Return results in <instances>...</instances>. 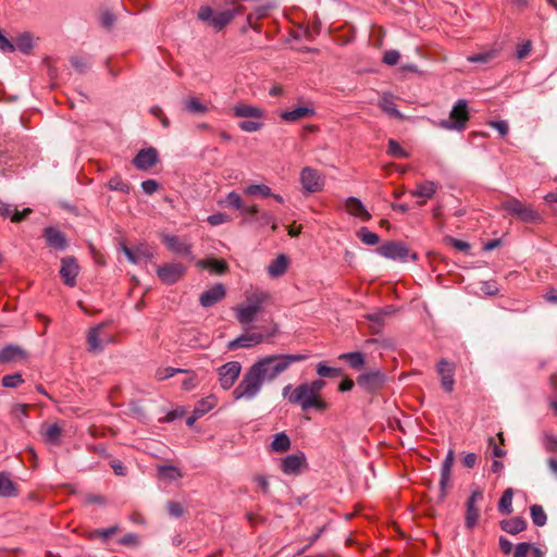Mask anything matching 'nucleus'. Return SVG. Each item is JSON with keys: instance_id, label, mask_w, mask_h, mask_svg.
<instances>
[{"instance_id": "obj_1", "label": "nucleus", "mask_w": 557, "mask_h": 557, "mask_svg": "<svg viewBox=\"0 0 557 557\" xmlns=\"http://www.w3.org/2000/svg\"><path fill=\"white\" fill-rule=\"evenodd\" d=\"M282 395L287 399L288 404L299 406L302 411L313 409L318 412H324L329 409V403L323 396H318L308 385V382L300 383L296 387L287 384L283 388Z\"/></svg>"}, {"instance_id": "obj_2", "label": "nucleus", "mask_w": 557, "mask_h": 557, "mask_svg": "<svg viewBox=\"0 0 557 557\" xmlns=\"http://www.w3.org/2000/svg\"><path fill=\"white\" fill-rule=\"evenodd\" d=\"M307 359L302 354L271 355L267 356L252 364L253 369L259 373L262 381H273L290 364Z\"/></svg>"}, {"instance_id": "obj_3", "label": "nucleus", "mask_w": 557, "mask_h": 557, "mask_svg": "<svg viewBox=\"0 0 557 557\" xmlns=\"http://www.w3.org/2000/svg\"><path fill=\"white\" fill-rule=\"evenodd\" d=\"M499 210L506 211L524 223L540 224L543 222L542 214L532 206L527 205L515 197H507L499 203Z\"/></svg>"}, {"instance_id": "obj_4", "label": "nucleus", "mask_w": 557, "mask_h": 557, "mask_svg": "<svg viewBox=\"0 0 557 557\" xmlns=\"http://www.w3.org/2000/svg\"><path fill=\"white\" fill-rule=\"evenodd\" d=\"M263 385V381L260 377L259 373L251 366L246 373L244 374L242 381L233 391V397L235 400L247 399L250 400L255 398L261 387Z\"/></svg>"}, {"instance_id": "obj_5", "label": "nucleus", "mask_w": 557, "mask_h": 557, "mask_svg": "<svg viewBox=\"0 0 557 557\" xmlns=\"http://www.w3.org/2000/svg\"><path fill=\"white\" fill-rule=\"evenodd\" d=\"M470 120V112L468 102L465 99H459L453 107L449 117L441 120L438 126L447 131H463Z\"/></svg>"}, {"instance_id": "obj_6", "label": "nucleus", "mask_w": 557, "mask_h": 557, "mask_svg": "<svg viewBox=\"0 0 557 557\" xmlns=\"http://www.w3.org/2000/svg\"><path fill=\"white\" fill-rule=\"evenodd\" d=\"M233 13L228 7L225 9L214 12L209 5H201L198 10V18L202 22L208 23L213 27L215 32H220L225 28L234 18Z\"/></svg>"}, {"instance_id": "obj_7", "label": "nucleus", "mask_w": 557, "mask_h": 557, "mask_svg": "<svg viewBox=\"0 0 557 557\" xmlns=\"http://www.w3.org/2000/svg\"><path fill=\"white\" fill-rule=\"evenodd\" d=\"M268 295H252L247 298L246 305H239L235 309V317L237 321L243 325L251 324L257 313L260 311L263 301L267 299Z\"/></svg>"}, {"instance_id": "obj_8", "label": "nucleus", "mask_w": 557, "mask_h": 557, "mask_svg": "<svg viewBox=\"0 0 557 557\" xmlns=\"http://www.w3.org/2000/svg\"><path fill=\"white\" fill-rule=\"evenodd\" d=\"M385 382L386 375L379 369L367 371L357 377L358 386L369 393L380 391Z\"/></svg>"}, {"instance_id": "obj_9", "label": "nucleus", "mask_w": 557, "mask_h": 557, "mask_svg": "<svg viewBox=\"0 0 557 557\" xmlns=\"http://www.w3.org/2000/svg\"><path fill=\"white\" fill-rule=\"evenodd\" d=\"M242 371V364L238 361H228L218 368L220 386L227 391L237 381Z\"/></svg>"}, {"instance_id": "obj_10", "label": "nucleus", "mask_w": 557, "mask_h": 557, "mask_svg": "<svg viewBox=\"0 0 557 557\" xmlns=\"http://www.w3.org/2000/svg\"><path fill=\"white\" fill-rule=\"evenodd\" d=\"M186 268L178 262L164 263L157 268V275L163 284L173 285L185 274Z\"/></svg>"}, {"instance_id": "obj_11", "label": "nucleus", "mask_w": 557, "mask_h": 557, "mask_svg": "<svg viewBox=\"0 0 557 557\" xmlns=\"http://www.w3.org/2000/svg\"><path fill=\"white\" fill-rule=\"evenodd\" d=\"M300 183L308 194L321 191L324 186V178L318 170L306 166L300 172Z\"/></svg>"}, {"instance_id": "obj_12", "label": "nucleus", "mask_w": 557, "mask_h": 557, "mask_svg": "<svg viewBox=\"0 0 557 557\" xmlns=\"http://www.w3.org/2000/svg\"><path fill=\"white\" fill-rule=\"evenodd\" d=\"M377 252L387 259L405 261L409 255L407 246L401 242H386L377 248Z\"/></svg>"}, {"instance_id": "obj_13", "label": "nucleus", "mask_w": 557, "mask_h": 557, "mask_svg": "<svg viewBox=\"0 0 557 557\" xmlns=\"http://www.w3.org/2000/svg\"><path fill=\"white\" fill-rule=\"evenodd\" d=\"M264 335L260 332H252L250 330H246L245 333L236 337L235 339L228 342L227 348L230 350H236L239 348H251L264 341Z\"/></svg>"}, {"instance_id": "obj_14", "label": "nucleus", "mask_w": 557, "mask_h": 557, "mask_svg": "<svg viewBox=\"0 0 557 557\" xmlns=\"http://www.w3.org/2000/svg\"><path fill=\"white\" fill-rule=\"evenodd\" d=\"M79 267L74 257H64L61 259L60 276L66 286L74 287L76 285Z\"/></svg>"}, {"instance_id": "obj_15", "label": "nucleus", "mask_w": 557, "mask_h": 557, "mask_svg": "<svg viewBox=\"0 0 557 557\" xmlns=\"http://www.w3.org/2000/svg\"><path fill=\"white\" fill-rule=\"evenodd\" d=\"M159 161V154L156 148L149 147L141 149L133 159V164L140 171H148Z\"/></svg>"}, {"instance_id": "obj_16", "label": "nucleus", "mask_w": 557, "mask_h": 557, "mask_svg": "<svg viewBox=\"0 0 557 557\" xmlns=\"http://www.w3.org/2000/svg\"><path fill=\"white\" fill-rule=\"evenodd\" d=\"M436 370L441 377L443 388L445 392L451 393L455 386V364L446 359H441L436 364Z\"/></svg>"}, {"instance_id": "obj_17", "label": "nucleus", "mask_w": 557, "mask_h": 557, "mask_svg": "<svg viewBox=\"0 0 557 557\" xmlns=\"http://www.w3.org/2000/svg\"><path fill=\"white\" fill-rule=\"evenodd\" d=\"M483 499V493L480 490H475L471 493L470 497L467 500L466 504V518H465V524L466 528L469 530H472L479 520V509L475 506L479 500Z\"/></svg>"}, {"instance_id": "obj_18", "label": "nucleus", "mask_w": 557, "mask_h": 557, "mask_svg": "<svg viewBox=\"0 0 557 557\" xmlns=\"http://www.w3.org/2000/svg\"><path fill=\"white\" fill-rule=\"evenodd\" d=\"M161 240L172 252L194 259L191 255V245L182 240L178 236L162 234Z\"/></svg>"}, {"instance_id": "obj_19", "label": "nucleus", "mask_w": 557, "mask_h": 557, "mask_svg": "<svg viewBox=\"0 0 557 557\" xmlns=\"http://www.w3.org/2000/svg\"><path fill=\"white\" fill-rule=\"evenodd\" d=\"M44 237L47 245L57 251H64L69 246L66 236L57 227H46L44 230Z\"/></svg>"}, {"instance_id": "obj_20", "label": "nucleus", "mask_w": 557, "mask_h": 557, "mask_svg": "<svg viewBox=\"0 0 557 557\" xmlns=\"http://www.w3.org/2000/svg\"><path fill=\"white\" fill-rule=\"evenodd\" d=\"M306 466V456L304 453L288 455L282 459L281 470L285 474L297 475Z\"/></svg>"}, {"instance_id": "obj_21", "label": "nucleus", "mask_w": 557, "mask_h": 557, "mask_svg": "<svg viewBox=\"0 0 557 557\" xmlns=\"http://www.w3.org/2000/svg\"><path fill=\"white\" fill-rule=\"evenodd\" d=\"M454 461H455V453L453 449H449L443 463H442V467H441V480H440V490H441L440 497L441 498H445V496H446V490L449 486Z\"/></svg>"}, {"instance_id": "obj_22", "label": "nucleus", "mask_w": 557, "mask_h": 557, "mask_svg": "<svg viewBox=\"0 0 557 557\" xmlns=\"http://www.w3.org/2000/svg\"><path fill=\"white\" fill-rule=\"evenodd\" d=\"M226 295V290L223 284L219 283L211 288L205 290L199 298V302L202 307L209 308L222 300Z\"/></svg>"}, {"instance_id": "obj_23", "label": "nucleus", "mask_w": 557, "mask_h": 557, "mask_svg": "<svg viewBox=\"0 0 557 557\" xmlns=\"http://www.w3.org/2000/svg\"><path fill=\"white\" fill-rule=\"evenodd\" d=\"M346 210L349 214L361 219L362 221H369L371 214L368 212L360 199L356 197H348L346 199Z\"/></svg>"}, {"instance_id": "obj_24", "label": "nucleus", "mask_w": 557, "mask_h": 557, "mask_svg": "<svg viewBox=\"0 0 557 557\" xmlns=\"http://www.w3.org/2000/svg\"><path fill=\"white\" fill-rule=\"evenodd\" d=\"M104 326V323L97 324L96 326L91 327L87 333V345H88V351L90 352H99L103 350L104 346L100 339V333L102 327Z\"/></svg>"}, {"instance_id": "obj_25", "label": "nucleus", "mask_w": 557, "mask_h": 557, "mask_svg": "<svg viewBox=\"0 0 557 557\" xmlns=\"http://www.w3.org/2000/svg\"><path fill=\"white\" fill-rule=\"evenodd\" d=\"M233 112L237 117H252L255 120H262L264 116L263 110L258 107H252L245 103L234 106Z\"/></svg>"}, {"instance_id": "obj_26", "label": "nucleus", "mask_w": 557, "mask_h": 557, "mask_svg": "<svg viewBox=\"0 0 557 557\" xmlns=\"http://www.w3.org/2000/svg\"><path fill=\"white\" fill-rule=\"evenodd\" d=\"M527 528V522L522 517H513L500 521V529L511 535H516Z\"/></svg>"}, {"instance_id": "obj_27", "label": "nucleus", "mask_w": 557, "mask_h": 557, "mask_svg": "<svg viewBox=\"0 0 557 557\" xmlns=\"http://www.w3.org/2000/svg\"><path fill=\"white\" fill-rule=\"evenodd\" d=\"M26 354L21 347L15 345H7L0 349V363L12 362L18 358H24Z\"/></svg>"}, {"instance_id": "obj_28", "label": "nucleus", "mask_w": 557, "mask_h": 557, "mask_svg": "<svg viewBox=\"0 0 557 557\" xmlns=\"http://www.w3.org/2000/svg\"><path fill=\"white\" fill-rule=\"evenodd\" d=\"M17 495V486L8 472H0V497H12Z\"/></svg>"}, {"instance_id": "obj_29", "label": "nucleus", "mask_w": 557, "mask_h": 557, "mask_svg": "<svg viewBox=\"0 0 557 557\" xmlns=\"http://www.w3.org/2000/svg\"><path fill=\"white\" fill-rule=\"evenodd\" d=\"M314 110L307 107H299L290 111H284L280 114L281 119L286 122H296L298 120L312 116Z\"/></svg>"}, {"instance_id": "obj_30", "label": "nucleus", "mask_w": 557, "mask_h": 557, "mask_svg": "<svg viewBox=\"0 0 557 557\" xmlns=\"http://www.w3.org/2000/svg\"><path fill=\"white\" fill-rule=\"evenodd\" d=\"M183 108L186 112L196 115L206 114L209 111L207 104L200 101L197 97H189L184 100Z\"/></svg>"}, {"instance_id": "obj_31", "label": "nucleus", "mask_w": 557, "mask_h": 557, "mask_svg": "<svg viewBox=\"0 0 557 557\" xmlns=\"http://www.w3.org/2000/svg\"><path fill=\"white\" fill-rule=\"evenodd\" d=\"M437 190V185L432 181H425L417 185V188L411 191L413 197L430 199Z\"/></svg>"}, {"instance_id": "obj_32", "label": "nucleus", "mask_w": 557, "mask_h": 557, "mask_svg": "<svg viewBox=\"0 0 557 557\" xmlns=\"http://www.w3.org/2000/svg\"><path fill=\"white\" fill-rule=\"evenodd\" d=\"M41 435L44 440L51 445H59L61 441L62 430L58 424H49L42 426Z\"/></svg>"}, {"instance_id": "obj_33", "label": "nucleus", "mask_w": 557, "mask_h": 557, "mask_svg": "<svg viewBox=\"0 0 557 557\" xmlns=\"http://www.w3.org/2000/svg\"><path fill=\"white\" fill-rule=\"evenodd\" d=\"M380 108L389 116L404 120V114L397 109L391 95H384L380 101Z\"/></svg>"}, {"instance_id": "obj_34", "label": "nucleus", "mask_w": 557, "mask_h": 557, "mask_svg": "<svg viewBox=\"0 0 557 557\" xmlns=\"http://www.w3.org/2000/svg\"><path fill=\"white\" fill-rule=\"evenodd\" d=\"M287 265H288L287 257L284 255H280L268 267V273L273 277H278L285 273Z\"/></svg>"}, {"instance_id": "obj_35", "label": "nucleus", "mask_w": 557, "mask_h": 557, "mask_svg": "<svg viewBox=\"0 0 557 557\" xmlns=\"http://www.w3.org/2000/svg\"><path fill=\"white\" fill-rule=\"evenodd\" d=\"M198 265L203 269H208L211 272H214L216 274H224L228 269L226 261L222 260V259L221 260H218V259L200 260L198 262Z\"/></svg>"}, {"instance_id": "obj_36", "label": "nucleus", "mask_w": 557, "mask_h": 557, "mask_svg": "<svg viewBox=\"0 0 557 557\" xmlns=\"http://www.w3.org/2000/svg\"><path fill=\"white\" fill-rule=\"evenodd\" d=\"M338 359L346 361L355 370L361 369L366 363L364 356L360 351L342 354L338 356Z\"/></svg>"}, {"instance_id": "obj_37", "label": "nucleus", "mask_w": 557, "mask_h": 557, "mask_svg": "<svg viewBox=\"0 0 557 557\" xmlns=\"http://www.w3.org/2000/svg\"><path fill=\"white\" fill-rule=\"evenodd\" d=\"M290 448V440L286 433L281 432L275 434L271 443V449L275 453H285Z\"/></svg>"}, {"instance_id": "obj_38", "label": "nucleus", "mask_w": 557, "mask_h": 557, "mask_svg": "<svg viewBox=\"0 0 557 557\" xmlns=\"http://www.w3.org/2000/svg\"><path fill=\"white\" fill-rule=\"evenodd\" d=\"M512 498L513 490L508 487L504 491L498 503V510L502 515H510L512 512Z\"/></svg>"}, {"instance_id": "obj_39", "label": "nucleus", "mask_w": 557, "mask_h": 557, "mask_svg": "<svg viewBox=\"0 0 557 557\" xmlns=\"http://www.w3.org/2000/svg\"><path fill=\"white\" fill-rule=\"evenodd\" d=\"M216 405V398L214 396H208L206 398L200 399L195 405L194 411L198 416L202 417L207 412H209Z\"/></svg>"}, {"instance_id": "obj_40", "label": "nucleus", "mask_w": 557, "mask_h": 557, "mask_svg": "<svg viewBox=\"0 0 557 557\" xmlns=\"http://www.w3.org/2000/svg\"><path fill=\"white\" fill-rule=\"evenodd\" d=\"M531 519L534 525L543 527L546 524L547 516L541 505L534 504L530 507Z\"/></svg>"}, {"instance_id": "obj_41", "label": "nucleus", "mask_w": 557, "mask_h": 557, "mask_svg": "<svg viewBox=\"0 0 557 557\" xmlns=\"http://www.w3.org/2000/svg\"><path fill=\"white\" fill-rule=\"evenodd\" d=\"M357 237L368 246H374L380 242V237L376 233L370 232L367 227H361L357 232Z\"/></svg>"}, {"instance_id": "obj_42", "label": "nucleus", "mask_w": 557, "mask_h": 557, "mask_svg": "<svg viewBox=\"0 0 557 557\" xmlns=\"http://www.w3.org/2000/svg\"><path fill=\"white\" fill-rule=\"evenodd\" d=\"M117 531H120V527L117 524L112 525L107 529H97L90 532L87 537L89 540H94L96 537L101 539L102 541H107L111 535L115 534Z\"/></svg>"}, {"instance_id": "obj_43", "label": "nucleus", "mask_w": 557, "mask_h": 557, "mask_svg": "<svg viewBox=\"0 0 557 557\" xmlns=\"http://www.w3.org/2000/svg\"><path fill=\"white\" fill-rule=\"evenodd\" d=\"M15 49H18L20 51L24 53H29L33 49V37L29 33H24L20 35L16 39Z\"/></svg>"}, {"instance_id": "obj_44", "label": "nucleus", "mask_w": 557, "mask_h": 557, "mask_svg": "<svg viewBox=\"0 0 557 557\" xmlns=\"http://www.w3.org/2000/svg\"><path fill=\"white\" fill-rule=\"evenodd\" d=\"M245 194L249 196L260 195L262 197L272 196V190L268 185L264 184H252L245 188Z\"/></svg>"}, {"instance_id": "obj_45", "label": "nucleus", "mask_w": 557, "mask_h": 557, "mask_svg": "<svg viewBox=\"0 0 557 557\" xmlns=\"http://www.w3.org/2000/svg\"><path fill=\"white\" fill-rule=\"evenodd\" d=\"M317 374L320 377H337L342 374L341 369L329 367L324 362H320L317 364Z\"/></svg>"}, {"instance_id": "obj_46", "label": "nucleus", "mask_w": 557, "mask_h": 557, "mask_svg": "<svg viewBox=\"0 0 557 557\" xmlns=\"http://www.w3.org/2000/svg\"><path fill=\"white\" fill-rule=\"evenodd\" d=\"M108 187L111 190L121 191L124 194H128L131 191V185L122 180L120 176H114L108 182Z\"/></svg>"}, {"instance_id": "obj_47", "label": "nucleus", "mask_w": 557, "mask_h": 557, "mask_svg": "<svg viewBox=\"0 0 557 557\" xmlns=\"http://www.w3.org/2000/svg\"><path fill=\"white\" fill-rule=\"evenodd\" d=\"M497 55L495 50L486 51V52H480L472 55H469L467 59L471 63H481L485 64L491 62L493 59H495Z\"/></svg>"}, {"instance_id": "obj_48", "label": "nucleus", "mask_w": 557, "mask_h": 557, "mask_svg": "<svg viewBox=\"0 0 557 557\" xmlns=\"http://www.w3.org/2000/svg\"><path fill=\"white\" fill-rule=\"evenodd\" d=\"M387 153L394 158L406 159L408 152L395 140L389 139L387 144Z\"/></svg>"}, {"instance_id": "obj_49", "label": "nucleus", "mask_w": 557, "mask_h": 557, "mask_svg": "<svg viewBox=\"0 0 557 557\" xmlns=\"http://www.w3.org/2000/svg\"><path fill=\"white\" fill-rule=\"evenodd\" d=\"M24 383V380L20 373H13L4 375L1 380V384L8 388H15Z\"/></svg>"}, {"instance_id": "obj_50", "label": "nucleus", "mask_w": 557, "mask_h": 557, "mask_svg": "<svg viewBox=\"0 0 557 557\" xmlns=\"http://www.w3.org/2000/svg\"><path fill=\"white\" fill-rule=\"evenodd\" d=\"M253 222L258 223L261 226H265L268 224H272V230L273 231L276 230L275 218L269 211H259V213L256 216Z\"/></svg>"}, {"instance_id": "obj_51", "label": "nucleus", "mask_w": 557, "mask_h": 557, "mask_svg": "<svg viewBox=\"0 0 557 557\" xmlns=\"http://www.w3.org/2000/svg\"><path fill=\"white\" fill-rule=\"evenodd\" d=\"M224 202L233 209H236L239 211L244 209V201H243L240 195L237 194L236 191L228 193L226 195Z\"/></svg>"}, {"instance_id": "obj_52", "label": "nucleus", "mask_w": 557, "mask_h": 557, "mask_svg": "<svg viewBox=\"0 0 557 557\" xmlns=\"http://www.w3.org/2000/svg\"><path fill=\"white\" fill-rule=\"evenodd\" d=\"M158 471L170 480H177L183 476L181 470L174 466H160Z\"/></svg>"}, {"instance_id": "obj_53", "label": "nucleus", "mask_w": 557, "mask_h": 557, "mask_svg": "<svg viewBox=\"0 0 557 557\" xmlns=\"http://www.w3.org/2000/svg\"><path fill=\"white\" fill-rule=\"evenodd\" d=\"M100 24L106 29H111L116 21L115 14L110 10H104L100 14Z\"/></svg>"}, {"instance_id": "obj_54", "label": "nucleus", "mask_w": 557, "mask_h": 557, "mask_svg": "<svg viewBox=\"0 0 557 557\" xmlns=\"http://www.w3.org/2000/svg\"><path fill=\"white\" fill-rule=\"evenodd\" d=\"M259 211L260 210H259L258 206H256V205L248 206V207L244 206V209L240 210V214L245 216L244 222L250 223V222L255 221Z\"/></svg>"}, {"instance_id": "obj_55", "label": "nucleus", "mask_w": 557, "mask_h": 557, "mask_svg": "<svg viewBox=\"0 0 557 557\" xmlns=\"http://www.w3.org/2000/svg\"><path fill=\"white\" fill-rule=\"evenodd\" d=\"M178 372H184V370L175 369V368H172V367L161 368V369H158L156 371V379L159 380V381H163V380H166L169 377H172L174 374H176Z\"/></svg>"}, {"instance_id": "obj_56", "label": "nucleus", "mask_w": 557, "mask_h": 557, "mask_svg": "<svg viewBox=\"0 0 557 557\" xmlns=\"http://www.w3.org/2000/svg\"><path fill=\"white\" fill-rule=\"evenodd\" d=\"M262 122L260 120L256 121H242L238 123V127L248 133L257 132L262 127Z\"/></svg>"}, {"instance_id": "obj_57", "label": "nucleus", "mask_w": 557, "mask_h": 557, "mask_svg": "<svg viewBox=\"0 0 557 557\" xmlns=\"http://www.w3.org/2000/svg\"><path fill=\"white\" fill-rule=\"evenodd\" d=\"M71 64L81 74L85 73L86 70L89 67L88 60L83 57H72Z\"/></svg>"}, {"instance_id": "obj_58", "label": "nucleus", "mask_w": 557, "mask_h": 557, "mask_svg": "<svg viewBox=\"0 0 557 557\" xmlns=\"http://www.w3.org/2000/svg\"><path fill=\"white\" fill-rule=\"evenodd\" d=\"M207 220L211 225L215 226V225H220V224L230 222L231 218L228 214H226L224 212H218V213L209 215Z\"/></svg>"}, {"instance_id": "obj_59", "label": "nucleus", "mask_w": 557, "mask_h": 557, "mask_svg": "<svg viewBox=\"0 0 557 557\" xmlns=\"http://www.w3.org/2000/svg\"><path fill=\"white\" fill-rule=\"evenodd\" d=\"M446 242L451 245L454 248L460 250V251H463V252H468L471 248V245L468 243V242H465V240H461V239H457V238H454V237H447L446 238Z\"/></svg>"}, {"instance_id": "obj_60", "label": "nucleus", "mask_w": 557, "mask_h": 557, "mask_svg": "<svg viewBox=\"0 0 557 557\" xmlns=\"http://www.w3.org/2000/svg\"><path fill=\"white\" fill-rule=\"evenodd\" d=\"M544 448L546 451H557V437L553 434H545L543 438Z\"/></svg>"}, {"instance_id": "obj_61", "label": "nucleus", "mask_w": 557, "mask_h": 557, "mask_svg": "<svg viewBox=\"0 0 557 557\" xmlns=\"http://www.w3.org/2000/svg\"><path fill=\"white\" fill-rule=\"evenodd\" d=\"M166 508L169 513L174 518H180L184 513L183 506L177 502H169Z\"/></svg>"}, {"instance_id": "obj_62", "label": "nucleus", "mask_w": 557, "mask_h": 557, "mask_svg": "<svg viewBox=\"0 0 557 557\" xmlns=\"http://www.w3.org/2000/svg\"><path fill=\"white\" fill-rule=\"evenodd\" d=\"M160 185L156 180H146L141 183L143 191L152 195L159 189Z\"/></svg>"}, {"instance_id": "obj_63", "label": "nucleus", "mask_w": 557, "mask_h": 557, "mask_svg": "<svg viewBox=\"0 0 557 557\" xmlns=\"http://www.w3.org/2000/svg\"><path fill=\"white\" fill-rule=\"evenodd\" d=\"M400 54L397 50H388L383 55V62L387 65H396L399 61Z\"/></svg>"}, {"instance_id": "obj_64", "label": "nucleus", "mask_w": 557, "mask_h": 557, "mask_svg": "<svg viewBox=\"0 0 557 557\" xmlns=\"http://www.w3.org/2000/svg\"><path fill=\"white\" fill-rule=\"evenodd\" d=\"M532 548V544L528 542H521L516 545L513 557H527L528 553Z\"/></svg>"}]
</instances>
